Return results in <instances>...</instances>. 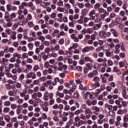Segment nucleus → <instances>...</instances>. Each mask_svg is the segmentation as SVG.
<instances>
[{"instance_id": "338daca9", "label": "nucleus", "mask_w": 128, "mask_h": 128, "mask_svg": "<svg viewBox=\"0 0 128 128\" xmlns=\"http://www.w3.org/2000/svg\"><path fill=\"white\" fill-rule=\"evenodd\" d=\"M44 66L45 68H48L50 66V62H46L44 64Z\"/></svg>"}, {"instance_id": "8fccbe9b", "label": "nucleus", "mask_w": 128, "mask_h": 128, "mask_svg": "<svg viewBox=\"0 0 128 128\" xmlns=\"http://www.w3.org/2000/svg\"><path fill=\"white\" fill-rule=\"evenodd\" d=\"M80 118L83 120H86V116L83 114H81L80 115Z\"/></svg>"}, {"instance_id": "bb28decb", "label": "nucleus", "mask_w": 128, "mask_h": 128, "mask_svg": "<svg viewBox=\"0 0 128 128\" xmlns=\"http://www.w3.org/2000/svg\"><path fill=\"white\" fill-rule=\"evenodd\" d=\"M28 46L30 50H32L34 48V43L30 42L28 44Z\"/></svg>"}, {"instance_id": "79ce46f5", "label": "nucleus", "mask_w": 128, "mask_h": 128, "mask_svg": "<svg viewBox=\"0 0 128 128\" xmlns=\"http://www.w3.org/2000/svg\"><path fill=\"white\" fill-rule=\"evenodd\" d=\"M40 84V80H34V82H33V84H37V85H38Z\"/></svg>"}, {"instance_id": "49530a36", "label": "nucleus", "mask_w": 128, "mask_h": 128, "mask_svg": "<svg viewBox=\"0 0 128 128\" xmlns=\"http://www.w3.org/2000/svg\"><path fill=\"white\" fill-rule=\"evenodd\" d=\"M86 66H87L88 70H92V64L88 63L86 64Z\"/></svg>"}, {"instance_id": "0eeeda50", "label": "nucleus", "mask_w": 128, "mask_h": 128, "mask_svg": "<svg viewBox=\"0 0 128 128\" xmlns=\"http://www.w3.org/2000/svg\"><path fill=\"white\" fill-rule=\"evenodd\" d=\"M28 6L29 8H31L32 10H36V6H34V3H32V2H28Z\"/></svg>"}, {"instance_id": "f3484780", "label": "nucleus", "mask_w": 128, "mask_h": 128, "mask_svg": "<svg viewBox=\"0 0 128 128\" xmlns=\"http://www.w3.org/2000/svg\"><path fill=\"white\" fill-rule=\"evenodd\" d=\"M4 119L6 120V122H10V115H6L4 116Z\"/></svg>"}, {"instance_id": "a18cd8bd", "label": "nucleus", "mask_w": 128, "mask_h": 128, "mask_svg": "<svg viewBox=\"0 0 128 128\" xmlns=\"http://www.w3.org/2000/svg\"><path fill=\"white\" fill-rule=\"evenodd\" d=\"M86 104L87 106H91L92 104V100H88L86 102Z\"/></svg>"}, {"instance_id": "5701e85b", "label": "nucleus", "mask_w": 128, "mask_h": 128, "mask_svg": "<svg viewBox=\"0 0 128 128\" xmlns=\"http://www.w3.org/2000/svg\"><path fill=\"white\" fill-rule=\"evenodd\" d=\"M74 98H77V100H78V98H80V94L77 92H74Z\"/></svg>"}, {"instance_id": "864d4df0", "label": "nucleus", "mask_w": 128, "mask_h": 128, "mask_svg": "<svg viewBox=\"0 0 128 128\" xmlns=\"http://www.w3.org/2000/svg\"><path fill=\"white\" fill-rule=\"evenodd\" d=\"M93 110H96V112H100V108L98 107L97 106H95L92 108Z\"/></svg>"}, {"instance_id": "393cba45", "label": "nucleus", "mask_w": 128, "mask_h": 128, "mask_svg": "<svg viewBox=\"0 0 128 128\" xmlns=\"http://www.w3.org/2000/svg\"><path fill=\"white\" fill-rule=\"evenodd\" d=\"M4 104L5 106H10L11 104V103L10 101H5L4 103Z\"/></svg>"}, {"instance_id": "37998d69", "label": "nucleus", "mask_w": 128, "mask_h": 128, "mask_svg": "<svg viewBox=\"0 0 128 128\" xmlns=\"http://www.w3.org/2000/svg\"><path fill=\"white\" fill-rule=\"evenodd\" d=\"M58 122V124L60 126H64V122L62 121V120H59Z\"/></svg>"}, {"instance_id": "09e8293b", "label": "nucleus", "mask_w": 128, "mask_h": 128, "mask_svg": "<svg viewBox=\"0 0 128 128\" xmlns=\"http://www.w3.org/2000/svg\"><path fill=\"white\" fill-rule=\"evenodd\" d=\"M90 112H91L90 110V108H88V109L84 110L85 114H90Z\"/></svg>"}, {"instance_id": "13d9d810", "label": "nucleus", "mask_w": 128, "mask_h": 128, "mask_svg": "<svg viewBox=\"0 0 128 128\" xmlns=\"http://www.w3.org/2000/svg\"><path fill=\"white\" fill-rule=\"evenodd\" d=\"M40 70L38 65H35L34 68V72H36V70Z\"/></svg>"}, {"instance_id": "72a5a7b5", "label": "nucleus", "mask_w": 128, "mask_h": 128, "mask_svg": "<svg viewBox=\"0 0 128 128\" xmlns=\"http://www.w3.org/2000/svg\"><path fill=\"white\" fill-rule=\"evenodd\" d=\"M100 8V3L96 4L94 6L95 10H98Z\"/></svg>"}, {"instance_id": "69168bd1", "label": "nucleus", "mask_w": 128, "mask_h": 128, "mask_svg": "<svg viewBox=\"0 0 128 128\" xmlns=\"http://www.w3.org/2000/svg\"><path fill=\"white\" fill-rule=\"evenodd\" d=\"M106 56H112V52H108V50H106Z\"/></svg>"}, {"instance_id": "0e129e2a", "label": "nucleus", "mask_w": 128, "mask_h": 128, "mask_svg": "<svg viewBox=\"0 0 128 128\" xmlns=\"http://www.w3.org/2000/svg\"><path fill=\"white\" fill-rule=\"evenodd\" d=\"M94 14H96V10H92L88 14V16H94Z\"/></svg>"}, {"instance_id": "680f3d73", "label": "nucleus", "mask_w": 128, "mask_h": 128, "mask_svg": "<svg viewBox=\"0 0 128 128\" xmlns=\"http://www.w3.org/2000/svg\"><path fill=\"white\" fill-rule=\"evenodd\" d=\"M10 108L12 110H16V104H11Z\"/></svg>"}, {"instance_id": "c9c22d12", "label": "nucleus", "mask_w": 128, "mask_h": 128, "mask_svg": "<svg viewBox=\"0 0 128 128\" xmlns=\"http://www.w3.org/2000/svg\"><path fill=\"white\" fill-rule=\"evenodd\" d=\"M38 40H42V42H44L46 40V38L42 36H38Z\"/></svg>"}, {"instance_id": "6ab92c4d", "label": "nucleus", "mask_w": 128, "mask_h": 128, "mask_svg": "<svg viewBox=\"0 0 128 128\" xmlns=\"http://www.w3.org/2000/svg\"><path fill=\"white\" fill-rule=\"evenodd\" d=\"M58 43L59 44H60V46H62V44H64V38L60 39Z\"/></svg>"}, {"instance_id": "c85d7f7f", "label": "nucleus", "mask_w": 128, "mask_h": 128, "mask_svg": "<svg viewBox=\"0 0 128 128\" xmlns=\"http://www.w3.org/2000/svg\"><path fill=\"white\" fill-rule=\"evenodd\" d=\"M13 56H14V58H20V54L15 52L13 54Z\"/></svg>"}, {"instance_id": "39448f33", "label": "nucleus", "mask_w": 128, "mask_h": 128, "mask_svg": "<svg viewBox=\"0 0 128 128\" xmlns=\"http://www.w3.org/2000/svg\"><path fill=\"white\" fill-rule=\"evenodd\" d=\"M84 60H85V62H91L92 64L94 62V60L88 56H85L84 58Z\"/></svg>"}, {"instance_id": "ea45409f", "label": "nucleus", "mask_w": 128, "mask_h": 128, "mask_svg": "<svg viewBox=\"0 0 128 128\" xmlns=\"http://www.w3.org/2000/svg\"><path fill=\"white\" fill-rule=\"evenodd\" d=\"M85 6L88 8H92V5L90 4V2H87L85 4Z\"/></svg>"}, {"instance_id": "58836bf2", "label": "nucleus", "mask_w": 128, "mask_h": 128, "mask_svg": "<svg viewBox=\"0 0 128 128\" xmlns=\"http://www.w3.org/2000/svg\"><path fill=\"white\" fill-rule=\"evenodd\" d=\"M53 120H54V122H60V118H58V116H55L53 117Z\"/></svg>"}, {"instance_id": "052dcab7", "label": "nucleus", "mask_w": 128, "mask_h": 128, "mask_svg": "<svg viewBox=\"0 0 128 128\" xmlns=\"http://www.w3.org/2000/svg\"><path fill=\"white\" fill-rule=\"evenodd\" d=\"M31 78L32 80H34L35 78H36V73L32 72V76Z\"/></svg>"}, {"instance_id": "c03bdc74", "label": "nucleus", "mask_w": 128, "mask_h": 128, "mask_svg": "<svg viewBox=\"0 0 128 128\" xmlns=\"http://www.w3.org/2000/svg\"><path fill=\"white\" fill-rule=\"evenodd\" d=\"M114 110H112L108 112V114L111 116H114Z\"/></svg>"}, {"instance_id": "c756f323", "label": "nucleus", "mask_w": 128, "mask_h": 128, "mask_svg": "<svg viewBox=\"0 0 128 128\" xmlns=\"http://www.w3.org/2000/svg\"><path fill=\"white\" fill-rule=\"evenodd\" d=\"M60 46L59 44H57L56 45V46L54 47V50L58 52V50H60Z\"/></svg>"}, {"instance_id": "6e6552de", "label": "nucleus", "mask_w": 128, "mask_h": 128, "mask_svg": "<svg viewBox=\"0 0 128 128\" xmlns=\"http://www.w3.org/2000/svg\"><path fill=\"white\" fill-rule=\"evenodd\" d=\"M110 32H112V34H113L114 36H115V38H116V36H118V32H116V30H114V28H111Z\"/></svg>"}, {"instance_id": "4c0bfd02", "label": "nucleus", "mask_w": 128, "mask_h": 128, "mask_svg": "<svg viewBox=\"0 0 128 128\" xmlns=\"http://www.w3.org/2000/svg\"><path fill=\"white\" fill-rule=\"evenodd\" d=\"M18 24H19V26H24V24H26V21L24 20H20L19 22H18Z\"/></svg>"}, {"instance_id": "774afa93", "label": "nucleus", "mask_w": 128, "mask_h": 128, "mask_svg": "<svg viewBox=\"0 0 128 128\" xmlns=\"http://www.w3.org/2000/svg\"><path fill=\"white\" fill-rule=\"evenodd\" d=\"M86 32L87 34H92V29L90 28H88L86 29Z\"/></svg>"}, {"instance_id": "4468645a", "label": "nucleus", "mask_w": 128, "mask_h": 128, "mask_svg": "<svg viewBox=\"0 0 128 128\" xmlns=\"http://www.w3.org/2000/svg\"><path fill=\"white\" fill-rule=\"evenodd\" d=\"M88 10L86 8H84L82 10V16H86L88 14Z\"/></svg>"}, {"instance_id": "473e14b6", "label": "nucleus", "mask_w": 128, "mask_h": 128, "mask_svg": "<svg viewBox=\"0 0 128 128\" xmlns=\"http://www.w3.org/2000/svg\"><path fill=\"white\" fill-rule=\"evenodd\" d=\"M12 8V6L10 4H8L6 5V10L8 12H10Z\"/></svg>"}, {"instance_id": "aec40b11", "label": "nucleus", "mask_w": 128, "mask_h": 128, "mask_svg": "<svg viewBox=\"0 0 128 128\" xmlns=\"http://www.w3.org/2000/svg\"><path fill=\"white\" fill-rule=\"evenodd\" d=\"M79 90H86V86L84 87L82 84H80L79 86Z\"/></svg>"}, {"instance_id": "f8f14e48", "label": "nucleus", "mask_w": 128, "mask_h": 128, "mask_svg": "<svg viewBox=\"0 0 128 128\" xmlns=\"http://www.w3.org/2000/svg\"><path fill=\"white\" fill-rule=\"evenodd\" d=\"M90 52V49L88 48V46H86L82 50V52L83 54H86V52Z\"/></svg>"}, {"instance_id": "6e6d98bb", "label": "nucleus", "mask_w": 128, "mask_h": 128, "mask_svg": "<svg viewBox=\"0 0 128 128\" xmlns=\"http://www.w3.org/2000/svg\"><path fill=\"white\" fill-rule=\"evenodd\" d=\"M110 86H112V88H116V82H111L110 84Z\"/></svg>"}, {"instance_id": "2f4dec72", "label": "nucleus", "mask_w": 128, "mask_h": 128, "mask_svg": "<svg viewBox=\"0 0 128 128\" xmlns=\"http://www.w3.org/2000/svg\"><path fill=\"white\" fill-rule=\"evenodd\" d=\"M88 108L86 104H83L81 106V108L82 110H86L88 109Z\"/></svg>"}, {"instance_id": "f704fd0d", "label": "nucleus", "mask_w": 128, "mask_h": 128, "mask_svg": "<svg viewBox=\"0 0 128 128\" xmlns=\"http://www.w3.org/2000/svg\"><path fill=\"white\" fill-rule=\"evenodd\" d=\"M0 126H6V122L4 120H2V119H0Z\"/></svg>"}, {"instance_id": "7ed1b4c3", "label": "nucleus", "mask_w": 128, "mask_h": 128, "mask_svg": "<svg viewBox=\"0 0 128 128\" xmlns=\"http://www.w3.org/2000/svg\"><path fill=\"white\" fill-rule=\"evenodd\" d=\"M44 96H48V98H50V100H52L54 99V94L52 93H48V92H46L44 93Z\"/></svg>"}, {"instance_id": "a211bd4d", "label": "nucleus", "mask_w": 128, "mask_h": 128, "mask_svg": "<svg viewBox=\"0 0 128 128\" xmlns=\"http://www.w3.org/2000/svg\"><path fill=\"white\" fill-rule=\"evenodd\" d=\"M66 8H62L60 6H59L57 8V11L60 12H64Z\"/></svg>"}, {"instance_id": "e2e57ef3", "label": "nucleus", "mask_w": 128, "mask_h": 128, "mask_svg": "<svg viewBox=\"0 0 128 128\" xmlns=\"http://www.w3.org/2000/svg\"><path fill=\"white\" fill-rule=\"evenodd\" d=\"M64 86H58V90L59 92H60L62 91V90H64Z\"/></svg>"}, {"instance_id": "3c124183", "label": "nucleus", "mask_w": 128, "mask_h": 128, "mask_svg": "<svg viewBox=\"0 0 128 128\" xmlns=\"http://www.w3.org/2000/svg\"><path fill=\"white\" fill-rule=\"evenodd\" d=\"M104 46H100V48H96V52H98L104 50Z\"/></svg>"}, {"instance_id": "4be33fe9", "label": "nucleus", "mask_w": 128, "mask_h": 128, "mask_svg": "<svg viewBox=\"0 0 128 128\" xmlns=\"http://www.w3.org/2000/svg\"><path fill=\"white\" fill-rule=\"evenodd\" d=\"M104 8H100L98 9V14H104Z\"/></svg>"}, {"instance_id": "603ef678", "label": "nucleus", "mask_w": 128, "mask_h": 128, "mask_svg": "<svg viewBox=\"0 0 128 128\" xmlns=\"http://www.w3.org/2000/svg\"><path fill=\"white\" fill-rule=\"evenodd\" d=\"M12 126H14V124L12 123V122H10V123L6 124V127L8 128H12Z\"/></svg>"}, {"instance_id": "5fc2aeb1", "label": "nucleus", "mask_w": 128, "mask_h": 128, "mask_svg": "<svg viewBox=\"0 0 128 128\" xmlns=\"http://www.w3.org/2000/svg\"><path fill=\"white\" fill-rule=\"evenodd\" d=\"M80 120V117H78V116H76L74 118V122H75L76 124L78 123Z\"/></svg>"}, {"instance_id": "1a4fd4ad", "label": "nucleus", "mask_w": 128, "mask_h": 128, "mask_svg": "<svg viewBox=\"0 0 128 128\" xmlns=\"http://www.w3.org/2000/svg\"><path fill=\"white\" fill-rule=\"evenodd\" d=\"M78 43H74L73 44L72 46L70 47L69 48H68V50H72V48L74 50L76 48H78Z\"/></svg>"}, {"instance_id": "423d86ee", "label": "nucleus", "mask_w": 128, "mask_h": 128, "mask_svg": "<svg viewBox=\"0 0 128 128\" xmlns=\"http://www.w3.org/2000/svg\"><path fill=\"white\" fill-rule=\"evenodd\" d=\"M70 38H72V40H74V42H78V36H76L75 34H72L70 36Z\"/></svg>"}, {"instance_id": "cd10ccee", "label": "nucleus", "mask_w": 128, "mask_h": 128, "mask_svg": "<svg viewBox=\"0 0 128 128\" xmlns=\"http://www.w3.org/2000/svg\"><path fill=\"white\" fill-rule=\"evenodd\" d=\"M50 40V44H56L58 43V41H56V40L55 38Z\"/></svg>"}, {"instance_id": "412c9836", "label": "nucleus", "mask_w": 128, "mask_h": 128, "mask_svg": "<svg viewBox=\"0 0 128 128\" xmlns=\"http://www.w3.org/2000/svg\"><path fill=\"white\" fill-rule=\"evenodd\" d=\"M128 122V114H126L124 116V122Z\"/></svg>"}, {"instance_id": "2eb2a0df", "label": "nucleus", "mask_w": 128, "mask_h": 128, "mask_svg": "<svg viewBox=\"0 0 128 128\" xmlns=\"http://www.w3.org/2000/svg\"><path fill=\"white\" fill-rule=\"evenodd\" d=\"M105 108H108V110H112L113 106L112 105H110L108 104H105Z\"/></svg>"}, {"instance_id": "9d476101", "label": "nucleus", "mask_w": 128, "mask_h": 128, "mask_svg": "<svg viewBox=\"0 0 128 128\" xmlns=\"http://www.w3.org/2000/svg\"><path fill=\"white\" fill-rule=\"evenodd\" d=\"M41 108L44 110V112H48V106L42 105L41 106Z\"/></svg>"}, {"instance_id": "20e7f679", "label": "nucleus", "mask_w": 128, "mask_h": 128, "mask_svg": "<svg viewBox=\"0 0 128 128\" xmlns=\"http://www.w3.org/2000/svg\"><path fill=\"white\" fill-rule=\"evenodd\" d=\"M99 36L100 38H106V32L104 30L100 31Z\"/></svg>"}, {"instance_id": "7c9ffc66", "label": "nucleus", "mask_w": 128, "mask_h": 128, "mask_svg": "<svg viewBox=\"0 0 128 128\" xmlns=\"http://www.w3.org/2000/svg\"><path fill=\"white\" fill-rule=\"evenodd\" d=\"M10 108L5 107L3 110V112L5 114H6V112H10Z\"/></svg>"}, {"instance_id": "e433bc0d", "label": "nucleus", "mask_w": 128, "mask_h": 128, "mask_svg": "<svg viewBox=\"0 0 128 128\" xmlns=\"http://www.w3.org/2000/svg\"><path fill=\"white\" fill-rule=\"evenodd\" d=\"M44 52H46V54H48L50 56V48H46L44 50Z\"/></svg>"}, {"instance_id": "a878e982", "label": "nucleus", "mask_w": 128, "mask_h": 128, "mask_svg": "<svg viewBox=\"0 0 128 128\" xmlns=\"http://www.w3.org/2000/svg\"><path fill=\"white\" fill-rule=\"evenodd\" d=\"M96 26V28H102V22H100L98 23L95 24Z\"/></svg>"}, {"instance_id": "de8ad7c7", "label": "nucleus", "mask_w": 128, "mask_h": 128, "mask_svg": "<svg viewBox=\"0 0 128 128\" xmlns=\"http://www.w3.org/2000/svg\"><path fill=\"white\" fill-rule=\"evenodd\" d=\"M80 112H82L80 110H77L74 112V114H75V116H78V114H80Z\"/></svg>"}, {"instance_id": "9b49d317", "label": "nucleus", "mask_w": 128, "mask_h": 128, "mask_svg": "<svg viewBox=\"0 0 128 128\" xmlns=\"http://www.w3.org/2000/svg\"><path fill=\"white\" fill-rule=\"evenodd\" d=\"M58 70H62V66H64V63L62 62H60L58 64Z\"/></svg>"}, {"instance_id": "ddd939ff", "label": "nucleus", "mask_w": 128, "mask_h": 128, "mask_svg": "<svg viewBox=\"0 0 128 128\" xmlns=\"http://www.w3.org/2000/svg\"><path fill=\"white\" fill-rule=\"evenodd\" d=\"M41 56H42V58L44 60H48V55H46L44 52H42Z\"/></svg>"}, {"instance_id": "bf43d9fd", "label": "nucleus", "mask_w": 128, "mask_h": 128, "mask_svg": "<svg viewBox=\"0 0 128 128\" xmlns=\"http://www.w3.org/2000/svg\"><path fill=\"white\" fill-rule=\"evenodd\" d=\"M70 110V106L69 105H66L64 108V110L68 111Z\"/></svg>"}, {"instance_id": "a19ab883", "label": "nucleus", "mask_w": 128, "mask_h": 128, "mask_svg": "<svg viewBox=\"0 0 128 128\" xmlns=\"http://www.w3.org/2000/svg\"><path fill=\"white\" fill-rule=\"evenodd\" d=\"M116 14H114V12H112V13L110 14L109 18H116Z\"/></svg>"}, {"instance_id": "4d7b16f0", "label": "nucleus", "mask_w": 128, "mask_h": 128, "mask_svg": "<svg viewBox=\"0 0 128 128\" xmlns=\"http://www.w3.org/2000/svg\"><path fill=\"white\" fill-rule=\"evenodd\" d=\"M112 88L110 86H108L106 87V90H107V92H112Z\"/></svg>"}, {"instance_id": "dca6fc26", "label": "nucleus", "mask_w": 128, "mask_h": 128, "mask_svg": "<svg viewBox=\"0 0 128 128\" xmlns=\"http://www.w3.org/2000/svg\"><path fill=\"white\" fill-rule=\"evenodd\" d=\"M122 95L123 96V97L124 98H128V94H126V90H123L122 91Z\"/></svg>"}, {"instance_id": "b1692460", "label": "nucleus", "mask_w": 128, "mask_h": 128, "mask_svg": "<svg viewBox=\"0 0 128 128\" xmlns=\"http://www.w3.org/2000/svg\"><path fill=\"white\" fill-rule=\"evenodd\" d=\"M57 5L59 6H64V1H62V0H60L57 2Z\"/></svg>"}, {"instance_id": "f257e3e1", "label": "nucleus", "mask_w": 128, "mask_h": 128, "mask_svg": "<svg viewBox=\"0 0 128 128\" xmlns=\"http://www.w3.org/2000/svg\"><path fill=\"white\" fill-rule=\"evenodd\" d=\"M76 104V106H72L70 108V112H74V110H76V108H80V103H78V102H75Z\"/></svg>"}, {"instance_id": "f03ea898", "label": "nucleus", "mask_w": 128, "mask_h": 128, "mask_svg": "<svg viewBox=\"0 0 128 128\" xmlns=\"http://www.w3.org/2000/svg\"><path fill=\"white\" fill-rule=\"evenodd\" d=\"M86 124L84 121L83 120H80L78 122L75 124V126H76V128H80V126H82V124Z\"/></svg>"}]
</instances>
